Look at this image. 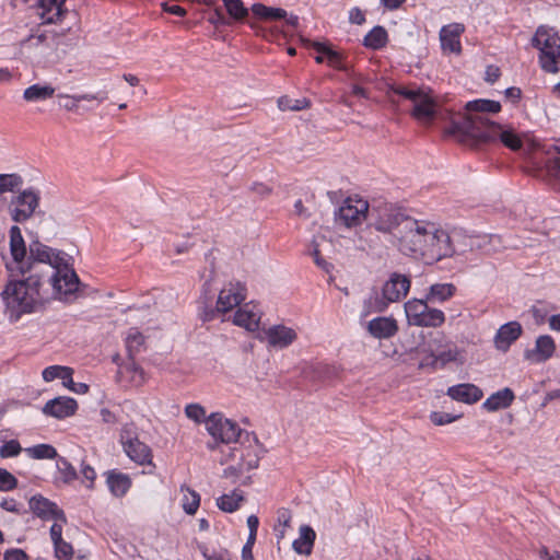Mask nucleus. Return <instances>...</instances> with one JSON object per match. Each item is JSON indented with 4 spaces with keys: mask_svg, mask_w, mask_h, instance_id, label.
<instances>
[{
    "mask_svg": "<svg viewBox=\"0 0 560 560\" xmlns=\"http://www.w3.org/2000/svg\"><path fill=\"white\" fill-rule=\"evenodd\" d=\"M10 258L5 268L10 279L0 293L5 314L16 322L23 314L35 311L42 303L40 288L47 278L56 293L70 294L77 291L79 278L69 267L67 255L38 240L26 247L21 229L12 225L9 230Z\"/></svg>",
    "mask_w": 560,
    "mask_h": 560,
    "instance_id": "nucleus-1",
    "label": "nucleus"
},
{
    "mask_svg": "<svg viewBox=\"0 0 560 560\" xmlns=\"http://www.w3.org/2000/svg\"><path fill=\"white\" fill-rule=\"evenodd\" d=\"M402 228L405 235L400 243H396V247L405 256L421 259L427 265H434L466 252L439 223L413 218Z\"/></svg>",
    "mask_w": 560,
    "mask_h": 560,
    "instance_id": "nucleus-2",
    "label": "nucleus"
},
{
    "mask_svg": "<svg viewBox=\"0 0 560 560\" xmlns=\"http://www.w3.org/2000/svg\"><path fill=\"white\" fill-rule=\"evenodd\" d=\"M410 277L399 272H393L382 287V295L373 291L364 301V315L384 312L390 303L399 302L409 292Z\"/></svg>",
    "mask_w": 560,
    "mask_h": 560,
    "instance_id": "nucleus-3",
    "label": "nucleus"
},
{
    "mask_svg": "<svg viewBox=\"0 0 560 560\" xmlns=\"http://www.w3.org/2000/svg\"><path fill=\"white\" fill-rule=\"evenodd\" d=\"M467 128L475 135V139L469 145H479L500 141L511 150H520L523 147L522 139L517 136L511 126H503L493 120H480L466 122Z\"/></svg>",
    "mask_w": 560,
    "mask_h": 560,
    "instance_id": "nucleus-4",
    "label": "nucleus"
},
{
    "mask_svg": "<svg viewBox=\"0 0 560 560\" xmlns=\"http://www.w3.org/2000/svg\"><path fill=\"white\" fill-rule=\"evenodd\" d=\"M412 220L413 218L401 213L392 203L378 201L371 206V225L378 232L389 234L395 246L405 235L402 226Z\"/></svg>",
    "mask_w": 560,
    "mask_h": 560,
    "instance_id": "nucleus-5",
    "label": "nucleus"
},
{
    "mask_svg": "<svg viewBox=\"0 0 560 560\" xmlns=\"http://www.w3.org/2000/svg\"><path fill=\"white\" fill-rule=\"evenodd\" d=\"M386 93L387 95L394 93L411 101L413 103L412 116L423 124L431 122L436 115L438 103L429 88L388 84Z\"/></svg>",
    "mask_w": 560,
    "mask_h": 560,
    "instance_id": "nucleus-6",
    "label": "nucleus"
},
{
    "mask_svg": "<svg viewBox=\"0 0 560 560\" xmlns=\"http://www.w3.org/2000/svg\"><path fill=\"white\" fill-rule=\"evenodd\" d=\"M465 109L467 114L458 120H453L450 132L454 135L458 141L463 143H470L475 139V135L466 128V122H475L478 118L480 120H490L487 114L499 113L501 110V104L492 100H475L466 104Z\"/></svg>",
    "mask_w": 560,
    "mask_h": 560,
    "instance_id": "nucleus-7",
    "label": "nucleus"
},
{
    "mask_svg": "<svg viewBox=\"0 0 560 560\" xmlns=\"http://www.w3.org/2000/svg\"><path fill=\"white\" fill-rule=\"evenodd\" d=\"M532 45L537 48L539 62L546 72L557 73L560 65V36L553 28L539 26L532 38Z\"/></svg>",
    "mask_w": 560,
    "mask_h": 560,
    "instance_id": "nucleus-8",
    "label": "nucleus"
},
{
    "mask_svg": "<svg viewBox=\"0 0 560 560\" xmlns=\"http://www.w3.org/2000/svg\"><path fill=\"white\" fill-rule=\"evenodd\" d=\"M119 442L125 454L136 464L144 466L152 463V451L142 441L139 440L138 429L135 423H126L122 425L119 434Z\"/></svg>",
    "mask_w": 560,
    "mask_h": 560,
    "instance_id": "nucleus-9",
    "label": "nucleus"
},
{
    "mask_svg": "<svg viewBox=\"0 0 560 560\" xmlns=\"http://www.w3.org/2000/svg\"><path fill=\"white\" fill-rule=\"evenodd\" d=\"M40 203V191L35 187L20 190L9 203V214L15 223H24L34 217Z\"/></svg>",
    "mask_w": 560,
    "mask_h": 560,
    "instance_id": "nucleus-10",
    "label": "nucleus"
},
{
    "mask_svg": "<svg viewBox=\"0 0 560 560\" xmlns=\"http://www.w3.org/2000/svg\"><path fill=\"white\" fill-rule=\"evenodd\" d=\"M371 206L358 196L348 197L335 212L336 223L346 228L360 225L366 219L370 220Z\"/></svg>",
    "mask_w": 560,
    "mask_h": 560,
    "instance_id": "nucleus-11",
    "label": "nucleus"
},
{
    "mask_svg": "<svg viewBox=\"0 0 560 560\" xmlns=\"http://www.w3.org/2000/svg\"><path fill=\"white\" fill-rule=\"evenodd\" d=\"M206 429L209 434L222 443L241 442L245 432L237 423L226 419L220 412L211 413L206 420Z\"/></svg>",
    "mask_w": 560,
    "mask_h": 560,
    "instance_id": "nucleus-12",
    "label": "nucleus"
},
{
    "mask_svg": "<svg viewBox=\"0 0 560 560\" xmlns=\"http://www.w3.org/2000/svg\"><path fill=\"white\" fill-rule=\"evenodd\" d=\"M240 443L241 447H234L233 454L240 453V463L243 464L245 471L256 469L264 453L257 436L254 433L245 432V438Z\"/></svg>",
    "mask_w": 560,
    "mask_h": 560,
    "instance_id": "nucleus-13",
    "label": "nucleus"
},
{
    "mask_svg": "<svg viewBox=\"0 0 560 560\" xmlns=\"http://www.w3.org/2000/svg\"><path fill=\"white\" fill-rule=\"evenodd\" d=\"M30 509L32 512L43 520H55L62 523L67 522L66 515L56 503L49 501L43 495H34L30 500Z\"/></svg>",
    "mask_w": 560,
    "mask_h": 560,
    "instance_id": "nucleus-14",
    "label": "nucleus"
},
{
    "mask_svg": "<svg viewBox=\"0 0 560 560\" xmlns=\"http://www.w3.org/2000/svg\"><path fill=\"white\" fill-rule=\"evenodd\" d=\"M245 288L241 283H229L219 293V311L225 314L245 300Z\"/></svg>",
    "mask_w": 560,
    "mask_h": 560,
    "instance_id": "nucleus-15",
    "label": "nucleus"
},
{
    "mask_svg": "<svg viewBox=\"0 0 560 560\" xmlns=\"http://www.w3.org/2000/svg\"><path fill=\"white\" fill-rule=\"evenodd\" d=\"M464 31L465 26L460 23L444 25L440 31L442 49L445 51L459 54L462 51L459 37Z\"/></svg>",
    "mask_w": 560,
    "mask_h": 560,
    "instance_id": "nucleus-16",
    "label": "nucleus"
},
{
    "mask_svg": "<svg viewBox=\"0 0 560 560\" xmlns=\"http://www.w3.org/2000/svg\"><path fill=\"white\" fill-rule=\"evenodd\" d=\"M268 345L273 348L283 349L293 343L298 337L293 328L284 325H273L265 331Z\"/></svg>",
    "mask_w": 560,
    "mask_h": 560,
    "instance_id": "nucleus-17",
    "label": "nucleus"
},
{
    "mask_svg": "<svg viewBox=\"0 0 560 560\" xmlns=\"http://www.w3.org/2000/svg\"><path fill=\"white\" fill-rule=\"evenodd\" d=\"M260 318V310L256 305L247 303L236 311L233 316V323L248 331H255L259 327Z\"/></svg>",
    "mask_w": 560,
    "mask_h": 560,
    "instance_id": "nucleus-18",
    "label": "nucleus"
},
{
    "mask_svg": "<svg viewBox=\"0 0 560 560\" xmlns=\"http://www.w3.org/2000/svg\"><path fill=\"white\" fill-rule=\"evenodd\" d=\"M67 0H38L39 15L44 23H58L69 13Z\"/></svg>",
    "mask_w": 560,
    "mask_h": 560,
    "instance_id": "nucleus-19",
    "label": "nucleus"
},
{
    "mask_svg": "<svg viewBox=\"0 0 560 560\" xmlns=\"http://www.w3.org/2000/svg\"><path fill=\"white\" fill-rule=\"evenodd\" d=\"M78 408V404L70 397H57L48 400L43 407V412L58 419L72 416Z\"/></svg>",
    "mask_w": 560,
    "mask_h": 560,
    "instance_id": "nucleus-20",
    "label": "nucleus"
},
{
    "mask_svg": "<svg viewBox=\"0 0 560 560\" xmlns=\"http://www.w3.org/2000/svg\"><path fill=\"white\" fill-rule=\"evenodd\" d=\"M521 335V324L517 322H509L498 329L494 336V346L498 350L505 352Z\"/></svg>",
    "mask_w": 560,
    "mask_h": 560,
    "instance_id": "nucleus-21",
    "label": "nucleus"
},
{
    "mask_svg": "<svg viewBox=\"0 0 560 560\" xmlns=\"http://www.w3.org/2000/svg\"><path fill=\"white\" fill-rule=\"evenodd\" d=\"M447 395L453 400L471 405L479 401L482 398L483 393L474 384L463 383L448 387Z\"/></svg>",
    "mask_w": 560,
    "mask_h": 560,
    "instance_id": "nucleus-22",
    "label": "nucleus"
},
{
    "mask_svg": "<svg viewBox=\"0 0 560 560\" xmlns=\"http://www.w3.org/2000/svg\"><path fill=\"white\" fill-rule=\"evenodd\" d=\"M117 381L131 386H141L145 382V373L136 364L132 358H130L129 362L118 368Z\"/></svg>",
    "mask_w": 560,
    "mask_h": 560,
    "instance_id": "nucleus-23",
    "label": "nucleus"
},
{
    "mask_svg": "<svg viewBox=\"0 0 560 560\" xmlns=\"http://www.w3.org/2000/svg\"><path fill=\"white\" fill-rule=\"evenodd\" d=\"M555 351L553 338L549 335H542L536 339L535 348L526 352V358L535 362H545L553 355Z\"/></svg>",
    "mask_w": 560,
    "mask_h": 560,
    "instance_id": "nucleus-24",
    "label": "nucleus"
},
{
    "mask_svg": "<svg viewBox=\"0 0 560 560\" xmlns=\"http://www.w3.org/2000/svg\"><path fill=\"white\" fill-rule=\"evenodd\" d=\"M368 330L374 338L387 339L396 335L398 326L394 318L376 317L369 322Z\"/></svg>",
    "mask_w": 560,
    "mask_h": 560,
    "instance_id": "nucleus-25",
    "label": "nucleus"
},
{
    "mask_svg": "<svg viewBox=\"0 0 560 560\" xmlns=\"http://www.w3.org/2000/svg\"><path fill=\"white\" fill-rule=\"evenodd\" d=\"M469 246L470 249H480L488 255L495 254L504 248L501 236L497 234L471 237Z\"/></svg>",
    "mask_w": 560,
    "mask_h": 560,
    "instance_id": "nucleus-26",
    "label": "nucleus"
},
{
    "mask_svg": "<svg viewBox=\"0 0 560 560\" xmlns=\"http://www.w3.org/2000/svg\"><path fill=\"white\" fill-rule=\"evenodd\" d=\"M106 483L110 493L117 498L124 497L131 487V479L128 475L117 470L106 472Z\"/></svg>",
    "mask_w": 560,
    "mask_h": 560,
    "instance_id": "nucleus-27",
    "label": "nucleus"
},
{
    "mask_svg": "<svg viewBox=\"0 0 560 560\" xmlns=\"http://www.w3.org/2000/svg\"><path fill=\"white\" fill-rule=\"evenodd\" d=\"M515 396L512 389L505 387L493 393L490 397H488L482 407L488 411H497L500 409H505L510 407L514 400Z\"/></svg>",
    "mask_w": 560,
    "mask_h": 560,
    "instance_id": "nucleus-28",
    "label": "nucleus"
},
{
    "mask_svg": "<svg viewBox=\"0 0 560 560\" xmlns=\"http://www.w3.org/2000/svg\"><path fill=\"white\" fill-rule=\"evenodd\" d=\"M315 538V530L311 526H301L300 537L295 539L292 544L294 551L299 555H311Z\"/></svg>",
    "mask_w": 560,
    "mask_h": 560,
    "instance_id": "nucleus-29",
    "label": "nucleus"
},
{
    "mask_svg": "<svg viewBox=\"0 0 560 560\" xmlns=\"http://www.w3.org/2000/svg\"><path fill=\"white\" fill-rule=\"evenodd\" d=\"M245 501L244 492L240 489H234L230 493L222 494L217 499V506L225 513H233L237 511Z\"/></svg>",
    "mask_w": 560,
    "mask_h": 560,
    "instance_id": "nucleus-30",
    "label": "nucleus"
},
{
    "mask_svg": "<svg viewBox=\"0 0 560 560\" xmlns=\"http://www.w3.org/2000/svg\"><path fill=\"white\" fill-rule=\"evenodd\" d=\"M457 289L453 283H434L430 285L427 293V301L431 303H443L456 293Z\"/></svg>",
    "mask_w": 560,
    "mask_h": 560,
    "instance_id": "nucleus-31",
    "label": "nucleus"
},
{
    "mask_svg": "<svg viewBox=\"0 0 560 560\" xmlns=\"http://www.w3.org/2000/svg\"><path fill=\"white\" fill-rule=\"evenodd\" d=\"M429 301L412 299L405 303V313L409 324L417 326L422 316L429 310Z\"/></svg>",
    "mask_w": 560,
    "mask_h": 560,
    "instance_id": "nucleus-32",
    "label": "nucleus"
},
{
    "mask_svg": "<svg viewBox=\"0 0 560 560\" xmlns=\"http://www.w3.org/2000/svg\"><path fill=\"white\" fill-rule=\"evenodd\" d=\"M55 94V88L50 84H33L28 88H26L23 92V98L26 102H39V101H46L50 97H52Z\"/></svg>",
    "mask_w": 560,
    "mask_h": 560,
    "instance_id": "nucleus-33",
    "label": "nucleus"
},
{
    "mask_svg": "<svg viewBox=\"0 0 560 560\" xmlns=\"http://www.w3.org/2000/svg\"><path fill=\"white\" fill-rule=\"evenodd\" d=\"M253 14L265 21H276L287 18V11L281 8L267 7L262 3H254L250 8Z\"/></svg>",
    "mask_w": 560,
    "mask_h": 560,
    "instance_id": "nucleus-34",
    "label": "nucleus"
},
{
    "mask_svg": "<svg viewBox=\"0 0 560 560\" xmlns=\"http://www.w3.org/2000/svg\"><path fill=\"white\" fill-rule=\"evenodd\" d=\"M388 40L387 32L383 26L373 27L363 38V45L377 50L383 48Z\"/></svg>",
    "mask_w": 560,
    "mask_h": 560,
    "instance_id": "nucleus-35",
    "label": "nucleus"
},
{
    "mask_svg": "<svg viewBox=\"0 0 560 560\" xmlns=\"http://www.w3.org/2000/svg\"><path fill=\"white\" fill-rule=\"evenodd\" d=\"M180 491L186 492L182 500L184 511L188 515H194L200 505L199 493L186 485L180 486Z\"/></svg>",
    "mask_w": 560,
    "mask_h": 560,
    "instance_id": "nucleus-36",
    "label": "nucleus"
},
{
    "mask_svg": "<svg viewBox=\"0 0 560 560\" xmlns=\"http://www.w3.org/2000/svg\"><path fill=\"white\" fill-rule=\"evenodd\" d=\"M23 178L18 173L0 174V196L7 192L20 191Z\"/></svg>",
    "mask_w": 560,
    "mask_h": 560,
    "instance_id": "nucleus-37",
    "label": "nucleus"
},
{
    "mask_svg": "<svg viewBox=\"0 0 560 560\" xmlns=\"http://www.w3.org/2000/svg\"><path fill=\"white\" fill-rule=\"evenodd\" d=\"M25 452L34 459H52L58 457L56 448L50 444H37L25 448Z\"/></svg>",
    "mask_w": 560,
    "mask_h": 560,
    "instance_id": "nucleus-38",
    "label": "nucleus"
},
{
    "mask_svg": "<svg viewBox=\"0 0 560 560\" xmlns=\"http://www.w3.org/2000/svg\"><path fill=\"white\" fill-rule=\"evenodd\" d=\"M445 322L444 313L439 308L429 307L425 314L418 323V327H440Z\"/></svg>",
    "mask_w": 560,
    "mask_h": 560,
    "instance_id": "nucleus-39",
    "label": "nucleus"
},
{
    "mask_svg": "<svg viewBox=\"0 0 560 560\" xmlns=\"http://www.w3.org/2000/svg\"><path fill=\"white\" fill-rule=\"evenodd\" d=\"M143 343L144 336L137 328H130L126 337V347L130 358L140 352Z\"/></svg>",
    "mask_w": 560,
    "mask_h": 560,
    "instance_id": "nucleus-40",
    "label": "nucleus"
},
{
    "mask_svg": "<svg viewBox=\"0 0 560 560\" xmlns=\"http://www.w3.org/2000/svg\"><path fill=\"white\" fill-rule=\"evenodd\" d=\"M57 469L63 483H70L78 478L75 468L65 457H57Z\"/></svg>",
    "mask_w": 560,
    "mask_h": 560,
    "instance_id": "nucleus-41",
    "label": "nucleus"
},
{
    "mask_svg": "<svg viewBox=\"0 0 560 560\" xmlns=\"http://www.w3.org/2000/svg\"><path fill=\"white\" fill-rule=\"evenodd\" d=\"M228 13L235 20H243L248 15V10L241 0H223Z\"/></svg>",
    "mask_w": 560,
    "mask_h": 560,
    "instance_id": "nucleus-42",
    "label": "nucleus"
},
{
    "mask_svg": "<svg viewBox=\"0 0 560 560\" xmlns=\"http://www.w3.org/2000/svg\"><path fill=\"white\" fill-rule=\"evenodd\" d=\"M278 105L280 109H291V110H302L305 108H308L311 105V102L307 98H299V100H292L288 96L280 97L278 100Z\"/></svg>",
    "mask_w": 560,
    "mask_h": 560,
    "instance_id": "nucleus-43",
    "label": "nucleus"
},
{
    "mask_svg": "<svg viewBox=\"0 0 560 560\" xmlns=\"http://www.w3.org/2000/svg\"><path fill=\"white\" fill-rule=\"evenodd\" d=\"M42 375L45 382H51L56 378H67V376H69V368L61 365H50L44 369Z\"/></svg>",
    "mask_w": 560,
    "mask_h": 560,
    "instance_id": "nucleus-44",
    "label": "nucleus"
},
{
    "mask_svg": "<svg viewBox=\"0 0 560 560\" xmlns=\"http://www.w3.org/2000/svg\"><path fill=\"white\" fill-rule=\"evenodd\" d=\"M218 314H222V311H219L218 304L213 307L211 303L207 302V300H202L200 302L198 315L202 322H210L214 319Z\"/></svg>",
    "mask_w": 560,
    "mask_h": 560,
    "instance_id": "nucleus-45",
    "label": "nucleus"
},
{
    "mask_svg": "<svg viewBox=\"0 0 560 560\" xmlns=\"http://www.w3.org/2000/svg\"><path fill=\"white\" fill-rule=\"evenodd\" d=\"M457 349L455 347H450L445 350L438 351L432 353L433 363H441L442 365L455 361L457 359Z\"/></svg>",
    "mask_w": 560,
    "mask_h": 560,
    "instance_id": "nucleus-46",
    "label": "nucleus"
},
{
    "mask_svg": "<svg viewBox=\"0 0 560 560\" xmlns=\"http://www.w3.org/2000/svg\"><path fill=\"white\" fill-rule=\"evenodd\" d=\"M22 451L21 444L18 440H10L4 442L0 447V457L9 458L18 456Z\"/></svg>",
    "mask_w": 560,
    "mask_h": 560,
    "instance_id": "nucleus-47",
    "label": "nucleus"
},
{
    "mask_svg": "<svg viewBox=\"0 0 560 560\" xmlns=\"http://www.w3.org/2000/svg\"><path fill=\"white\" fill-rule=\"evenodd\" d=\"M18 487V479L7 469L0 468V491H11Z\"/></svg>",
    "mask_w": 560,
    "mask_h": 560,
    "instance_id": "nucleus-48",
    "label": "nucleus"
},
{
    "mask_svg": "<svg viewBox=\"0 0 560 560\" xmlns=\"http://www.w3.org/2000/svg\"><path fill=\"white\" fill-rule=\"evenodd\" d=\"M55 555L58 560H71L73 556V548L63 539L54 544Z\"/></svg>",
    "mask_w": 560,
    "mask_h": 560,
    "instance_id": "nucleus-49",
    "label": "nucleus"
},
{
    "mask_svg": "<svg viewBox=\"0 0 560 560\" xmlns=\"http://www.w3.org/2000/svg\"><path fill=\"white\" fill-rule=\"evenodd\" d=\"M185 415L187 418L200 422L206 417V410L205 408L199 404H189L185 408Z\"/></svg>",
    "mask_w": 560,
    "mask_h": 560,
    "instance_id": "nucleus-50",
    "label": "nucleus"
},
{
    "mask_svg": "<svg viewBox=\"0 0 560 560\" xmlns=\"http://www.w3.org/2000/svg\"><path fill=\"white\" fill-rule=\"evenodd\" d=\"M459 417L460 416H453L447 412H439V411H433L430 413V420L435 425H445V424L452 423L453 421L457 420Z\"/></svg>",
    "mask_w": 560,
    "mask_h": 560,
    "instance_id": "nucleus-51",
    "label": "nucleus"
},
{
    "mask_svg": "<svg viewBox=\"0 0 560 560\" xmlns=\"http://www.w3.org/2000/svg\"><path fill=\"white\" fill-rule=\"evenodd\" d=\"M202 556L207 560H231L230 552L226 549H209L202 550Z\"/></svg>",
    "mask_w": 560,
    "mask_h": 560,
    "instance_id": "nucleus-52",
    "label": "nucleus"
},
{
    "mask_svg": "<svg viewBox=\"0 0 560 560\" xmlns=\"http://www.w3.org/2000/svg\"><path fill=\"white\" fill-rule=\"evenodd\" d=\"M326 57L330 67L342 71L347 70L346 65L342 62V56L338 51L329 49V51L326 54Z\"/></svg>",
    "mask_w": 560,
    "mask_h": 560,
    "instance_id": "nucleus-53",
    "label": "nucleus"
},
{
    "mask_svg": "<svg viewBox=\"0 0 560 560\" xmlns=\"http://www.w3.org/2000/svg\"><path fill=\"white\" fill-rule=\"evenodd\" d=\"M245 469L243 464L238 463L237 465H231L223 470V477L232 479V482H235L243 474Z\"/></svg>",
    "mask_w": 560,
    "mask_h": 560,
    "instance_id": "nucleus-54",
    "label": "nucleus"
},
{
    "mask_svg": "<svg viewBox=\"0 0 560 560\" xmlns=\"http://www.w3.org/2000/svg\"><path fill=\"white\" fill-rule=\"evenodd\" d=\"M81 474L84 481H88L85 485L88 489L94 488V480L96 478V472L93 467L90 465H82Z\"/></svg>",
    "mask_w": 560,
    "mask_h": 560,
    "instance_id": "nucleus-55",
    "label": "nucleus"
},
{
    "mask_svg": "<svg viewBox=\"0 0 560 560\" xmlns=\"http://www.w3.org/2000/svg\"><path fill=\"white\" fill-rule=\"evenodd\" d=\"M60 100H66L65 103H60V106L63 107L68 112H73L78 108V102L74 95L68 94H58Z\"/></svg>",
    "mask_w": 560,
    "mask_h": 560,
    "instance_id": "nucleus-56",
    "label": "nucleus"
},
{
    "mask_svg": "<svg viewBox=\"0 0 560 560\" xmlns=\"http://www.w3.org/2000/svg\"><path fill=\"white\" fill-rule=\"evenodd\" d=\"M4 560H30L28 556L22 549H10L3 555Z\"/></svg>",
    "mask_w": 560,
    "mask_h": 560,
    "instance_id": "nucleus-57",
    "label": "nucleus"
},
{
    "mask_svg": "<svg viewBox=\"0 0 560 560\" xmlns=\"http://www.w3.org/2000/svg\"><path fill=\"white\" fill-rule=\"evenodd\" d=\"M311 255L314 258L315 264L322 268L325 271H329L330 265L320 256L319 249L317 248V245L314 246L313 250L311 252Z\"/></svg>",
    "mask_w": 560,
    "mask_h": 560,
    "instance_id": "nucleus-58",
    "label": "nucleus"
},
{
    "mask_svg": "<svg viewBox=\"0 0 560 560\" xmlns=\"http://www.w3.org/2000/svg\"><path fill=\"white\" fill-rule=\"evenodd\" d=\"M62 522L57 521L50 527V537L54 544L62 540Z\"/></svg>",
    "mask_w": 560,
    "mask_h": 560,
    "instance_id": "nucleus-59",
    "label": "nucleus"
},
{
    "mask_svg": "<svg viewBox=\"0 0 560 560\" xmlns=\"http://www.w3.org/2000/svg\"><path fill=\"white\" fill-rule=\"evenodd\" d=\"M349 20L353 24L361 25V24H363L365 22V16H364L363 12L359 8H353L350 11Z\"/></svg>",
    "mask_w": 560,
    "mask_h": 560,
    "instance_id": "nucleus-60",
    "label": "nucleus"
},
{
    "mask_svg": "<svg viewBox=\"0 0 560 560\" xmlns=\"http://www.w3.org/2000/svg\"><path fill=\"white\" fill-rule=\"evenodd\" d=\"M504 95L512 103H516L522 96V91L520 88L511 86L505 90Z\"/></svg>",
    "mask_w": 560,
    "mask_h": 560,
    "instance_id": "nucleus-61",
    "label": "nucleus"
},
{
    "mask_svg": "<svg viewBox=\"0 0 560 560\" xmlns=\"http://www.w3.org/2000/svg\"><path fill=\"white\" fill-rule=\"evenodd\" d=\"M162 8L165 12L174 14V15H178V16L186 15V10L183 7L177 5V4L163 3Z\"/></svg>",
    "mask_w": 560,
    "mask_h": 560,
    "instance_id": "nucleus-62",
    "label": "nucleus"
},
{
    "mask_svg": "<svg viewBox=\"0 0 560 560\" xmlns=\"http://www.w3.org/2000/svg\"><path fill=\"white\" fill-rule=\"evenodd\" d=\"M75 96V100L77 102H81V101H100V102H103L107 98V94L106 93H98V94H80V95H74Z\"/></svg>",
    "mask_w": 560,
    "mask_h": 560,
    "instance_id": "nucleus-63",
    "label": "nucleus"
},
{
    "mask_svg": "<svg viewBox=\"0 0 560 560\" xmlns=\"http://www.w3.org/2000/svg\"><path fill=\"white\" fill-rule=\"evenodd\" d=\"M0 506L8 512H13V513L20 512L19 503L14 499L2 500V502L0 503Z\"/></svg>",
    "mask_w": 560,
    "mask_h": 560,
    "instance_id": "nucleus-64",
    "label": "nucleus"
}]
</instances>
